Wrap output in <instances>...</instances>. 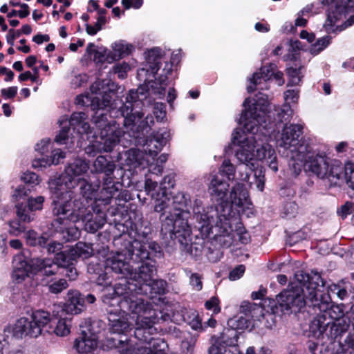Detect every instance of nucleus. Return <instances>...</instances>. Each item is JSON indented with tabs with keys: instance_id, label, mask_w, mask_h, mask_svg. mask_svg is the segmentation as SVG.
<instances>
[{
	"instance_id": "obj_1",
	"label": "nucleus",
	"mask_w": 354,
	"mask_h": 354,
	"mask_svg": "<svg viewBox=\"0 0 354 354\" xmlns=\"http://www.w3.org/2000/svg\"><path fill=\"white\" fill-rule=\"evenodd\" d=\"M299 97V91L290 89L284 93L286 104L282 108L274 107V112L271 111L272 106L264 95L259 97L257 100L245 99L243 106L244 110L240 118V122L243 125L244 131L251 133L250 136H241L238 130L232 133V140L237 141L239 149L236 151L237 160L253 169L254 164L253 160L264 161L274 172L278 171L277 158L274 149L267 142H263L261 134L258 132L268 127L267 121L270 123L272 117L277 116L279 122L289 121L292 115L293 111L290 103H297Z\"/></svg>"
},
{
	"instance_id": "obj_2",
	"label": "nucleus",
	"mask_w": 354,
	"mask_h": 354,
	"mask_svg": "<svg viewBox=\"0 0 354 354\" xmlns=\"http://www.w3.org/2000/svg\"><path fill=\"white\" fill-rule=\"evenodd\" d=\"M112 292L102 296V301L108 307L127 310L135 321V337L145 346L133 347L129 342L120 348L121 354H166L167 345L162 339H155L154 325L158 315L152 305L135 294H140L136 284L124 281L115 285Z\"/></svg>"
},
{
	"instance_id": "obj_3",
	"label": "nucleus",
	"mask_w": 354,
	"mask_h": 354,
	"mask_svg": "<svg viewBox=\"0 0 354 354\" xmlns=\"http://www.w3.org/2000/svg\"><path fill=\"white\" fill-rule=\"evenodd\" d=\"M249 194L244 185L236 183L232 187L223 203L218 206L202 208L201 201H194L193 212L196 227L203 236H209L210 233L225 234L230 228L232 208L243 212L251 206Z\"/></svg>"
},
{
	"instance_id": "obj_4",
	"label": "nucleus",
	"mask_w": 354,
	"mask_h": 354,
	"mask_svg": "<svg viewBox=\"0 0 354 354\" xmlns=\"http://www.w3.org/2000/svg\"><path fill=\"white\" fill-rule=\"evenodd\" d=\"M156 243H147L134 240L129 246L121 251L111 252L105 261L106 268H110L122 277L136 282L141 292L146 284L152 281L156 268L148 261L149 252L148 248L156 250Z\"/></svg>"
},
{
	"instance_id": "obj_5",
	"label": "nucleus",
	"mask_w": 354,
	"mask_h": 354,
	"mask_svg": "<svg viewBox=\"0 0 354 354\" xmlns=\"http://www.w3.org/2000/svg\"><path fill=\"white\" fill-rule=\"evenodd\" d=\"M71 204L67 201L65 203H57L53 207V214L55 217V225L61 224L67 225L71 223H77L82 221L84 228L88 232L95 233L101 229L106 222V214L99 209L97 205L92 207L95 214L93 217L89 204L84 200L76 203L74 209H71Z\"/></svg>"
},
{
	"instance_id": "obj_6",
	"label": "nucleus",
	"mask_w": 354,
	"mask_h": 354,
	"mask_svg": "<svg viewBox=\"0 0 354 354\" xmlns=\"http://www.w3.org/2000/svg\"><path fill=\"white\" fill-rule=\"evenodd\" d=\"M88 168V165L84 160L76 159L65 168L62 175L48 181L53 207L56 206L58 202L60 203L68 202L73 194L71 189L77 186L83 179L81 176L86 174Z\"/></svg>"
},
{
	"instance_id": "obj_7",
	"label": "nucleus",
	"mask_w": 354,
	"mask_h": 354,
	"mask_svg": "<svg viewBox=\"0 0 354 354\" xmlns=\"http://www.w3.org/2000/svg\"><path fill=\"white\" fill-rule=\"evenodd\" d=\"M97 140L86 149L91 153V148L96 152H111L120 143L124 131L115 120H108L105 114L100 113L93 118Z\"/></svg>"
},
{
	"instance_id": "obj_8",
	"label": "nucleus",
	"mask_w": 354,
	"mask_h": 354,
	"mask_svg": "<svg viewBox=\"0 0 354 354\" xmlns=\"http://www.w3.org/2000/svg\"><path fill=\"white\" fill-rule=\"evenodd\" d=\"M305 168L320 178L330 181L339 180L342 176L343 164L338 160H331L323 153H315L306 150Z\"/></svg>"
},
{
	"instance_id": "obj_9",
	"label": "nucleus",
	"mask_w": 354,
	"mask_h": 354,
	"mask_svg": "<svg viewBox=\"0 0 354 354\" xmlns=\"http://www.w3.org/2000/svg\"><path fill=\"white\" fill-rule=\"evenodd\" d=\"M50 321V314L44 310H36L32 313L30 319L21 317L12 328L14 337H37L41 335L43 328Z\"/></svg>"
},
{
	"instance_id": "obj_10",
	"label": "nucleus",
	"mask_w": 354,
	"mask_h": 354,
	"mask_svg": "<svg viewBox=\"0 0 354 354\" xmlns=\"http://www.w3.org/2000/svg\"><path fill=\"white\" fill-rule=\"evenodd\" d=\"M185 215V212H176L167 215L162 220L161 234L171 240L178 239L183 243V241L192 232Z\"/></svg>"
},
{
	"instance_id": "obj_11",
	"label": "nucleus",
	"mask_w": 354,
	"mask_h": 354,
	"mask_svg": "<svg viewBox=\"0 0 354 354\" xmlns=\"http://www.w3.org/2000/svg\"><path fill=\"white\" fill-rule=\"evenodd\" d=\"M302 130L301 124H286L277 140V145L290 153L297 152V156H302L307 149L306 146L300 143L299 137Z\"/></svg>"
},
{
	"instance_id": "obj_12",
	"label": "nucleus",
	"mask_w": 354,
	"mask_h": 354,
	"mask_svg": "<svg viewBox=\"0 0 354 354\" xmlns=\"http://www.w3.org/2000/svg\"><path fill=\"white\" fill-rule=\"evenodd\" d=\"M276 68L277 66L274 64L261 67L259 72L255 73L250 80L251 84L248 86V91L252 92L256 89H268L266 82L272 77L275 80L277 85H283L284 84L283 73L277 71Z\"/></svg>"
},
{
	"instance_id": "obj_13",
	"label": "nucleus",
	"mask_w": 354,
	"mask_h": 354,
	"mask_svg": "<svg viewBox=\"0 0 354 354\" xmlns=\"http://www.w3.org/2000/svg\"><path fill=\"white\" fill-rule=\"evenodd\" d=\"M328 4L327 19L324 24L328 32H333V26L340 20L349 9L354 7V0H324Z\"/></svg>"
},
{
	"instance_id": "obj_14",
	"label": "nucleus",
	"mask_w": 354,
	"mask_h": 354,
	"mask_svg": "<svg viewBox=\"0 0 354 354\" xmlns=\"http://www.w3.org/2000/svg\"><path fill=\"white\" fill-rule=\"evenodd\" d=\"M277 301L281 310L287 313L299 311L307 304L304 292L301 294L299 288L283 290L277 295Z\"/></svg>"
},
{
	"instance_id": "obj_15",
	"label": "nucleus",
	"mask_w": 354,
	"mask_h": 354,
	"mask_svg": "<svg viewBox=\"0 0 354 354\" xmlns=\"http://www.w3.org/2000/svg\"><path fill=\"white\" fill-rule=\"evenodd\" d=\"M109 322V330L112 333L126 335L131 329L128 320L127 310L120 308L106 309Z\"/></svg>"
},
{
	"instance_id": "obj_16",
	"label": "nucleus",
	"mask_w": 354,
	"mask_h": 354,
	"mask_svg": "<svg viewBox=\"0 0 354 354\" xmlns=\"http://www.w3.org/2000/svg\"><path fill=\"white\" fill-rule=\"evenodd\" d=\"M171 178L169 176H165L163 178L162 183L160 184L159 193H152L151 198L154 199V211L156 212H168L169 214L174 213L172 199L171 194L167 191V187L165 186L166 183H171V187L174 184L171 182Z\"/></svg>"
},
{
	"instance_id": "obj_17",
	"label": "nucleus",
	"mask_w": 354,
	"mask_h": 354,
	"mask_svg": "<svg viewBox=\"0 0 354 354\" xmlns=\"http://www.w3.org/2000/svg\"><path fill=\"white\" fill-rule=\"evenodd\" d=\"M169 133L166 130H159L149 136L143 145L144 153L151 157L152 160L165 145Z\"/></svg>"
},
{
	"instance_id": "obj_18",
	"label": "nucleus",
	"mask_w": 354,
	"mask_h": 354,
	"mask_svg": "<svg viewBox=\"0 0 354 354\" xmlns=\"http://www.w3.org/2000/svg\"><path fill=\"white\" fill-rule=\"evenodd\" d=\"M84 299L82 297L79 291L70 290L66 295V302L64 306H55V308L60 311L62 314H80L84 307Z\"/></svg>"
},
{
	"instance_id": "obj_19",
	"label": "nucleus",
	"mask_w": 354,
	"mask_h": 354,
	"mask_svg": "<svg viewBox=\"0 0 354 354\" xmlns=\"http://www.w3.org/2000/svg\"><path fill=\"white\" fill-rule=\"evenodd\" d=\"M97 335L88 328L82 330L78 338L74 343V347L80 353H88L94 351L97 346Z\"/></svg>"
},
{
	"instance_id": "obj_20",
	"label": "nucleus",
	"mask_w": 354,
	"mask_h": 354,
	"mask_svg": "<svg viewBox=\"0 0 354 354\" xmlns=\"http://www.w3.org/2000/svg\"><path fill=\"white\" fill-rule=\"evenodd\" d=\"M318 286H311V283L304 290L307 304L309 302L314 307H317L322 312H326L327 309L332 305L329 294L320 295L318 298Z\"/></svg>"
},
{
	"instance_id": "obj_21",
	"label": "nucleus",
	"mask_w": 354,
	"mask_h": 354,
	"mask_svg": "<svg viewBox=\"0 0 354 354\" xmlns=\"http://www.w3.org/2000/svg\"><path fill=\"white\" fill-rule=\"evenodd\" d=\"M137 94L134 93L133 90H131L126 97L125 104L121 106L120 112L124 118V125H130L132 122H134L138 118V120L141 119L143 114L140 112L133 113V103H136Z\"/></svg>"
},
{
	"instance_id": "obj_22",
	"label": "nucleus",
	"mask_w": 354,
	"mask_h": 354,
	"mask_svg": "<svg viewBox=\"0 0 354 354\" xmlns=\"http://www.w3.org/2000/svg\"><path fill=\"white\" fill-rule=\"evenodd\" d=\"M79 184H80V194L74 195L73 193V194L71 196L70 200L68 201H69L68 203H70L71 204V206L70 207L71 209L75 208L76 203L82 202L84 200L86 201L87 204H89L90 207L91 200L98 187L97 186L92 185L84 179L80 180Z\"/></svg>"
},
{
	"instance_id": "obj_23",
	"label": "nucleus",
	"mask_w": 354,
	"mask_h": 354,
	"mask_svg": "<svg viewBox=\"0 0 354 354\" xmlns=\"http://www.w3.org/2000/svg\"><path fill=\"white\" fill-rule=\"evenodd\" d=\"M144 151L138 149H130L119 155L120 159H123L124 165L131 168H136L139 166L145 167L150 165V160L145 158Z\"/></svg>"
},
{
	"instance_id": "obj_24",
	"label": "nucleus",
	"mask_w": 354,
	"mask_h": 354,
	"mask_svg": "<svg viewBox=\"0 0 354 354\" xmlns=\"http://www.w3.org/2000/svg\"><path fill=\"white\" fill-rule=\"evenodd\" d=\"M231 223L232 218H230V223ZM210 234H212L215 239H218L222 245L225 248H228L232 244L233 239L236 236L238 237L239 241L243 244H246L250 241V236L243 227H238L233 233H231L230 227L228 230L227 233H225V234L218 235L215 234L214 233H210L209 235Z\"/></svg>"
},
{
	"instance_id": "obj_25",
	"label": "nucleus",
	"mask_w": 354,
	"mask_h": 354,
	"mask_svg": "<svg viewBox=\"0 0 354 354\" xmlns=\"http://www.w3.org/2000/svg\"><path fill=\"white\" fill-rule=\"evenodd\" d=\"M119 186L120 183L114 182L112 176L104 177L103 178L102 188L95 200V203L102 202L104 205L110 204L112 198L118 192Z\"/></svg>"
},
{
	"instance_id": "obj_26",
	"label": "nucleus",
	"mask_w": 354,
	"mask_h": 354,
	"mask_svg": "<svg viewBox=\"0 0 354 354\" xmlns=\"http://www.w3.org/2000/svg\"><path fill=\"white\" fill-rule=\"evenodd\" d=\"M44 201L43 196H37L36 198H30L28 201V209L22 205H17V214L19 219L23 222L29 223L34 219V214H30L28 210L35 211L42 208Z\"/></svg>"
},
{
	"instance_id": "obj_27",
	"label": "nucleus",
	"mask_w": 354,
	"mask_h": 354,
	"mask_svg": "<svg viewBox=\"0 0 354 354\" xmlns=\"http://www.w3.org/2000/svg\"><path fill=\"white\" fill-rule=\"evenodd\" d=\"M229 184L217 176H214L210 181L209 191L211 196L221 204H223L227 194Z\"/></svg>"
},
{
	"instance_id": "obj_28",
	"label": "nucleus",
	"mask_w": 354,
	"mask_h": 354,
	"mask_svg": "<svg viewBox=\"0 0 354 354\" xmlns=\"http://www.w3.org/2000/svg\"><path fill=\"white\" fill-rule=\"evenodd\" d=\"M86 53L93 56V61L96 64H111L115 62V55L111 50L104 47H96L93 43L88 44Z\"/></svg>"
},
{
	"instance_id": "obj_29",
	"label": "nucleus",
	"mask_w": 354,
	"mask_h": 354,
	"mask_svg": "<svg viewBox=\"0 0 354 354\" xmlns=\"http://www.w3.org/2000/svg\"><path fill=\"white\" fill-rule=\"evenodd\" d=\"M12 278L18 283L24 281L32 272V266L22 255H17L13 259Z\"/></svg>"
},
{
	"instance_id": "obj_30",
	"label": "nucleus",
	"mask_w": 354,
	"mask_h": 354,
	"mask_svg": "<svg viewBox=\"0 0 354 354\" xmlns=\"http://www.w3.org/2000/svg\"><path fill=\"white\" fill-rule=\"evenodd\" d=\"M220 346H212L209 348V354H239V349L237 346V335L236 333L230 339V342L223 339Z\"/></svg>"
},
{
	"instance_id": "obj_31",
	"label": "nucleus",
	"mask_w": 354,
	"mask_h": 354,
	"mask_svg": "<svg viewBox=\"0 0 354 354\" xmlns=\"http://www.w3.org/2000/svg\"><path fill=\"white\" fill-rule=\"evenodd\" d=\"M227 324L230 327L232 328L234 330H242L248 328V321L245 318L243 317H234L232 319H230L227 321ZM234 333L237 335V339L239 338L238 333L235 330L230 331V334L229 335H223L217 341V342L214 344L213 346H220V344L221 343L223 345L225 346V344H223L222 342L223 339L227 340L230 342V339L233 337Z\"/></svg>"
},
{
	"instance_id": "obj_32",
	"label": "nucleus",
	"mask_w": 354,
	"mask_h": 354,
	"mask_svg": "<svg viewBox=\"0 0 354 354\" xmlns=\"http://www.w3.org/2000/svg\"><path fill=\"white\" fill-rule=\"evenodd\" d=\"M93 167L95 172L103 173L105 177H111L116 167L114 162L107 160L104 156H97Z\"/></svg>"
},
{
	"instance_id": "obj_33",
	"label": "nucleus",
	"mask_w": 354,
	"mask_h": 354,
	"mask_svg": "<svg viewBox=\"0 0 354 354\" xmlns=\"http://www.w3.org/2000/svg\"><path fill=\"white\" fill-rule=\"evenodd\" d=\"M86 115L83 112L74 113L72 114L68 124L76 129L79 133H87L90 130L89 124L86 122Z\"/></svg>"
},
{
	"instance_id": "obj_34",
	"label": "nucleus",
	"mask_w": 354,
	"mask_h": 354,
	"mask_svg": "<svg viewBox=\"0 0 354 354\" xmlns=\"http://www.w3.org/2000/svg\"><path fill=\"white\" fill-rule=\"evenodd\" d=\"M34 266L46 276H51L56 274L59 268L55 261L54 262L50 259H36Z\"/></svg>"
},
{
	"instance_id": "obj_35",
	"label": "nucleus",
	"mask_w": 354,
	"mask_h": 354,
	"mask_svg": "<svg viewBox=\"0 0 354 354\" xmlns=\"http://www.w3.org/2000/svg\"><path fill=\"white\" fill-rule=\"evenodd\" d=\"M59 313L60 311L56 308L53 310V316L60 317L55 327L54 333L57 336L64 337L70 333L71 321L66 317H62L64 314L61 313L59 315Z\"/></svg>"
},
{
	"instance_id": "obj_36",
	"label": "nucleus",
	"mask_w": 354,
	"mask_h": 354,
	"mask_svg": "<svg viewBox=\"0 0 354 354\" xmlns=\"http://www.w3.org/2000/svg\"><path fill=\"white\" fill-rule=\"evenodd\" d=\"M150 93L156 95L158 98H162L165 93V89L167 86V77L166 75H161L154 81L149 82Z\"/></svg>"
},
{
	"instance_id": "obj_37",
	"label": "nucleus",
	"mask_w": 354,
	"mask_h": 354,
	"mask_svg": "<svg viewBox=\"0 0 354 354\" xmlns=\"http://www.w3.org/2000/svg\"><path fill=\"white\" fill-rule=\"evenodd\" d=\"M112 53L115 55V61L129 55L132 53L134 48L131 44L124 41H120L112 45Z\"/></svg>"
},
{
	"instance_id": "obj_38",
	"label": "nucleus",
	"mask_w": 354,
	"mask_h": 354,
	"mask_svg": "<svg viewBox=\"0 0 354 354\" xmlns=\"http://www.w3.org/2000/svg\"><path fill=\"white\" fill-rule=\"evenodd\" d=\"M71 252L75 260L77 258L87 259L90 257L93 252V250L90 244L84 242H78L75 246H71Z\"/></svg>"
},
{
	"instance_id": "obj_39",
	"label": "nucleus",
	"mask_w": 354,
	"mask_h": 354,
	"mask_svg": "<svg viewBox=\"0 0 354 354\" xmlns=\"http://www.w3.org/2000/svg\"><path fill=\"white\" fill-rule=\"evenodd\" d=\"M306 151L302 153V156H297V152L290 153V160L288 163L291 174L294 176H297L302 170V167L304 165L303 161L306 160Z\"/></svg>"
},
{
	"instance_id": "obj_40",
	"label": "nucleus",
	"mask_w": 354,
	"mask_h": 354,
	"mask_svg": "<svg viewBox=\"0 0 354 354\" xmlns=\"http://www.w3.org/2000/svg\"><path fill=\"white\" fill-rule=\"evenodd\" d=\"M70 247H66L64 250L57 253L55 257V261L59 267H68L73 264L75 261Z\"/></svg>"
},
{
	"instance_id": "obj_41",
	"label": "nucleus",
	"mask_w": 354,
	"mask_h": 354,
	"mask_svg": "<svg viewBox=\"0 0 354 354\" xmlns=\"http://www.w3.org/2000/svg\"><path fill=\"white\" fill-rule=\"evenodd\" d=\"M167 288V283L165 281L162 279H154L152 278V281L149 282V284H146L142 289L141 293L147 294L148 291L150 293L162 295L165 292V290Z\"/></svg>"
},
{
	"instance_id": "obj_42",
	"label": "nucleus",
	"mask_w": 354,
	"mask_h": 354,
	"mask_svg": "<svg viewBox=\"0 0 354 354\" xmlns=\"http://www.w3.org/2000/svg\"><path fill=\"white\" fill-rule=\"evenodd\" d=\"M174 212H184L183 208L190 203V198L188 195L183 192H178L171 196Z\"/></svg>"
},
{
	"instance_id": "obj_43",
	"label": "nucleus",
	"mask_w": 354,
	"mask_h": 354,
	"mask_svg": "<svg viewBox=\"0 0 354 354\" xmlns=\"http://www.w3.org/2000/svg\"><path fill=\"white\" fill-rule=\"evenodd\" d=\"M295 279L297 281H299L300 283H303L305 286V288L301 290V292L304 293V290L306 291V288L311 283V286H319V281L322 283V286H324V282L321 278V276L319 274H315V279L317 280V281L315 283H313L310 281V276L306 273L305 272L302 270H299L295 274Z\"/></svg>"
},
{
	"instance_id": "obj_44",
	"label": "nucleus",
	"mask_w": 354,
	"mask_h": 354,
	"mask_svg": "<svg viewBox=\"0 0 354 354\" xmlns=\"http://www.w3.org/2000/svg\"><path fill=\"white\" fill-rule=\"evenodd\" d=\"M161 56V50L158 48L147 51L146 59L153 73H156L160 68L159 59Z\"/></svg>"
},
{
	"instance_id": "obj_45",
	"label": "nucleus",
	"mask_w": 354,
	"mask_h": 354,
	"mask_svg": "<svg viewBox=\"0 0 354 354\" xmlns=\"http://www.w3.org/2000/svg\"><path fill=\"white\" fill-rule=\"evenodd\" d=\"M27 243L32 246H44L47 244L48 238L44 235L39 236L34 230H29L26 234Z\"/></svg>"
},
{
	"instance_id": "obj_46",
	"label": "nucleus",
	"mask_w": 354,
	"mask_h": 354,
	"mask_svg": "<svg viewBox=\"0 0 354 354\" xmlns=\"http://www.w3.org/2000/svg\"><path fill=\"white\" fill-rule=\"evenodd\" d=\"M331 37L329 36L323 37L318 39L310 48V53L313 55H317L324 50L330 43Z\"/></svg>"
},
{
	"instance_id": "obj_47",
	"label": "nucleus",
	"mask_w": 354,
	"mask_h": 354,
	"mask_svg": "<svg viewBox=\"0 0 354 354\" xmlns=\"http://www.w3.org/2000/svg\"><path fill=\"white\" fill-rule=\"evenodd\" d=\"M342 176L340 179H345L348 187L354 189V164L347 163L343 165Z\"/></svg>"
},
{
	"instance_id": "obj_48",
	"label": "nucleus",
	"mask_w": 354,
	"mask_h": 354,
	"mask_svg": "<svg viewBox=\"0 0 354 354\" xmlns=\"http://www.w3.org/2000/svg\"><path fill=\"white\" fill-rule=\"evenodd\" d=\"M221 174L226 176L228 180H233L235 175V168L229 160H225L219 170Z\"/></svg>"
},
{
	"instance_id": "obj_49",
	"label": "nucleus",
	"mask_w": 354,
	"mask_h": 354,
	"mask_svg": "<svg viewBox=\"0 0 354 354\" xmlns=\"http://www.w3.org/2000/svg\"><path fill=\"white\" fill-rule=\"evenodd\" d=\"M53 225L55 226L57 230H59L62 232H64L66 230L69 236L68 238V240L75 239L79 237L80 232L76 227H70L68 229L66 227L68 226L69 224L67 225H61V224L55 225V219L53 220Z\"/></svg>"
},
{
	"instance_id": "obj_50",
	"label": "nucleus",
	"mask_w": 354,
	"mask_h": 354,
	"mask_svg": "<svg viewBox=\"0 0 354 354\" xmlns=\"http://www.w3.org/2000/svg\"><path fill=\"white\" fill-rule=\"evenodd\" d=\"M301 71V68H296L291 67L287 69V73L290 78V84L297 85L300 82L303 77Z\"/></svg>"
},
{
	"instance_id": "obj_51",
	"label": "nucleus",
	"mask_w": 354,
	"mask_h": 354,
	"mask_svg": "<svg viewBox=\"0 0 354 354\" xmlns=\"http://www.w3.org/2000/svg\"><path fill=\"white\" fill-rule=\"evenodd\" d=\"M111 104V97L108 94L103 95L101 97H94L92 100V105L97 106L98 109H104Z\"/></svg>"
},
{
	"instance_id": "obj_52",
	"label": "nucleus",
	"mask_w": 354,
	"mask_h": 354,
	"mask_svg": "<svg viewBox=\"0 0 354 354\" xmlns=\"http://www.w3.org/2000/svg\"><path fill=\"white\" fill-rule=\"evenodd\" d=\"M60 125H63L62 129L59 132V133L56 136L55 138V141L59 144H64L65 140L68 139V131L70 130L69 128L67 127L66 124L68 123L67 120L64 122L63 120L59 121Z\"/></svg>"
},
{
	"instance_id": "obj_53",
	"label": "nucleus",
	"mask_w": 354,
	"mask_h": 354,
	"mask_svg": "<svg viewBox=\"0 0 354 354\" xmlns=\"http://www.w3.org/2000/svg\"><path fill=\"white\" fill-rule=\"evenodd\" d=\"M68 283L66 279H61L49 285L48 290L51 293L58 294L67 288Z\"/></svg>"
},
{
	"instance_id": "obj_54",
	"label": "nucleus",
	"mask_w": 354,
	"mask_h": 354,
	"mask_svg": "<svg viewBox=\"0 0 354 354\" xmlns=\"http://www.w3.org/2000/svg\"><path fill=\"white\" fill-rule=\"evenodd\" d=\"M326 313L331 319L335 320L342 318L344 315L342 306L339 305L332 304Z\"/></svg>"
},
{
	"instance_id": "obj_55",
	"label": "nucleus",
	"mask_w": 354,
	"mask_h": 354,
	"mask_svg": "<svg viewBox=\"0 0 354 354\" xmlns=\"http://www.w3.org/2000/svg\"><path fill=\"white\" fill-rule=\"evenodd\" d=\"M254 182H251L250 184L254 183L257 189L262 192L265 185V175L262 169L255 170L254 174Z\"/></svg>"
},
{
	"instance_id": "obj_56",
	"label": "nucleus",
	"mask_w": 354,
	"mask_h": 354,
	"mask_svg": "<svg viewBox=\"0 0 354 354\" xmlns=\"http://www.w3.org/2000/svg\"><path fill=\"white\" fill-rule=\"evenodd\" d=\"M9 226V232L14 236H19L26 230L25 225L17 220L10 221Z\"/></svg>"
},
{
	"instance_id": "obj_57",
	"label": "nucleus",
	"mask_w": 354,
	"mask_h": 354,
	"mask_svg": "<svg viewBox=\"0 0 354 354\" xmlns=\"http://www.w3.org/2000/svg\"><path fill=\"white\" fill-rule=\"evenodd\" d=\"M134 93L137 94V101H142L145 99L147 95H151L149 82L139 86L136 91H134Z\"/></svg>"
},
{
	"instance_id": "obj_58",
	"label": "nucleus",
	"mask_w": 354,
	"mask_h": 354,
	"mask_svg": "<svg viewBox=\"0 0 354 354\" xmlns=\"http://www.w3.org/2000/svg\"><path fill=\"white\" fill-rule=\"evenodd\" d=\"M65 153L59 149H54L51 156L48 157L49 163L51 165H58L61 160L65 158Z\"/></svg>"
},
{
	"instance_id": "obj_59",
	"label": "nucleus",
	"mask_w": 354,
	"mask_h": 354,
	"mask_svg": "<svg viewBox=\"0 0 354 354\" xmlns=\"http://www.w3.org/2000/svg\"><path fill=\"white\" fill-rule=\"evenodd\" d=\"M205 306L207 310H212L215 314H217L221 311L219 300L216 297H211L210 299L205 302Z\"/></svg>"
},
{
	"instance_id": "obj_60",
	"label": "nucleus",
	"mask_w": 354,
	"mask_h": 354,
	"mask_svg": "<svg viewBox=\"0 0 354 354\" xmlns=\"http://www.w3.org/2000/svg\"><path fill=\"white\" fill-rule=\"evenodd\" d=\"M354 209V204L346 202L344 205H342L339 210L337 211V214L342 218L344 219L349 214L353 213V210Z\"/></svg>"
},
{
	"instance_id": "obj_61",
	"label": "nucleus",
	"mask_w": 354,
	"mask_h": 354,
	"mask_svg": "<svg viewBox=\"0 0 354 354\" xmlns=\"http://www.w3.org/2000/svg\"><path fill=\"white\" fill-rule=\"evenodd\" d=\"M165 106L163 103L157 102L154 104L153 113L156 115L157 120H162L165 117Z\"/></svg>"
},
{
	"instance_id": "obj_62",
	"label": "nucleus",
	"mask_w": 354,
	"mask_h": 354,
	"mask_svg": "<svg viewBox=\"0 0 354 354\" xmlns=\"http://www.w3.org/2000/svg\"><path fill=\"white\" fill-rule=\"evenodd\" d=\"M22 180L26 183L37 184L39 183L38 176L32 171H26L21 176Z\"/></svg>"
},
{
	"instance_id": "obj_63",
	"label": "nucleus",
	"mask_w": 354,
	"mask_h": 354,
	"mask_svg": "<svg viewBox=\"0 0 354 354\" xmlns=\"http://www.w3.org/2000/svg\"><path fill=\"white\" fill-rule=\"evenodd\" d=\"M245 272V266L243 265L238 266L232 270L229 274V279L232 281H235L241 277Z\"/></svg>"
},
{
	"instance_id": "obj_64",
	"label": "nucleus",
	"mask_w": 354,
	"mask_h": 354,
	"mask_svg": "<svg viewBox=\"0 0 354 354\" xmlns=\"http://www.w3.org/2000/svg\"><path fill=\"white\" fill-rule=\"evenodd\" d=\"M21 35V32L19 30L10 29L6 35V41L11 46H13L15 40L19 37Z\"/></svg>"
}]
</instances>
